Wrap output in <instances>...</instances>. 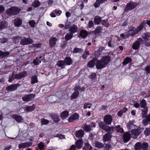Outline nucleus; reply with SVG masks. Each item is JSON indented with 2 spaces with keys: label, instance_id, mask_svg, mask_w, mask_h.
I'll return each instance as SVG.
<instances>
[{
  "label": "nucleus",
  "instance_id": "f257e3e1",
  "mask_svg": "<svg viewBox=\"0 0 150 150\" xmlns=\"http://www.w3.org/2000/svg\"><path fill=\"white\" fill-rule=\"evenodd\" d=\"M111 60V57L109 55H105L102 57L100 60L97 61L96 67L98 69H100L105 67Z\"/></svg>",
  "mask_w": 150,
  "mask_h": 150
},
{
  "label": "nucleus",
  "instance_id": "f03ea898",
  "mask_svg": "<svg viewBox=\"0 0 150 150\" xmlns=\"http://www.w3.org/2000/svg\"><path fill=\"white\" fill-rule=\"evenodd\" d=\"M21 9L16 7L12 6L7 10L6 13L10 16L17 15L21 11Z\"/></svg>",
  "mask_w": 150,
  "mask_h": 150
},
{
  "label": "nucleus",
  "instance_id": "7ed1b4c3",
  "mask_svg": "<svg viewBox=\"0 0 150 150\" xmlns=\"http://www.w3.org/2000/svg\"><path fill=\"white\" fill-rule=\"evenodd\" d=\"M143 130L140 128H139L135 129H133L131 131L130 134L131 137L136 139L137 137L142 132Z\"/></svg>",
  "mask_w": 150,
  "mask_h": 150
},
{
  "label": "nucleus",
  "instance_id": "20e7f679",
  "mask_svg": "<svg viewBox=\"0 0 150 150\" xmlns=\"http://www.w3.org/2000/svg\"><path fill=\"white\" fill-rule=\"evenodd\" d=\"M137 5V3L130 1L127 4L125 8V11H130L136 7Z\"/></svg>",
  "mask_w": 150,
  "mask_h": 150
},
{
  "label": "nucleus",
  "instance_id": "39448f33",
  "mask_svg": "<svg viewBox=\"0 0 150 150\" xmlns=\"http://www.w3.org/2000/svg\"><path fill=\"white\" fill-rule=\"evenodd\" d=\"M33 42V40L30 38H25L21 40V44L23 45L31 44Z\"/></svg>",
  "mask_w": 150,
  "mask_h": 150
},
{
  "label": "nucleus",
  "instance_id": "423d86ee",
  "mask_svg": "<svg viewBox=\"0 0 150 150\" xmlns=\"http://www.w3.org/2000/svg\"><path fill=\"white\" fill-rule=\"evenodd\" d=\"M35 96V94H32L26 95L22 97V99L24 101L28 102L33 100Z\"/></svg>",
  "mask_w": 150,
  "mask_h": 150
},
{
  "label": "nucleus",
  "instance_id": "0eeeda50",
  "mask_svg": "<svg viewBox=\"0 0 150 150\" xmlns=\"http://www.w3.org/2000/svg\"><path fill=\"white\" fill-rule=\"evenodd\" d=\"M142 42V40L141 38H139L132 45V48L135 50H137L139 48L141 43Z\"/></svg>",
  "mask_w": 150,
  "mask_h": 150
},
{
  "label": "nucleus",
  "instance_id": "6e6552de",
  "mask_svg": "<svg viewBox=\"0 0 150 150\" xmlns=\"http://www.w3.org/2000/svg\"><path fill=\"white\" fill-rule=\"evenodd\" d=\"M57 39L55 37H51L49 40V44L51 47H54L56 44V42L57 41Z\"/></svg>",
  "mask_w": 150,
  "mask_h": 150
},
{
  "label": "nucleus",
  "instance_id": "1a4fd4ad",
  "mask_svg": "<svg viewBox=\"0 0 150 150\" xmlns=\"http://www.w3.org/2000/svg\"><path fill=\"white\" fill-rule=\"evenodd\" d=\"M27 74V73L25 71H23L21 72L16 74L15 72V79H21L25 76Z\"/></svg>",
  "mask_w": 150,
  "mask_h": 150
},
{
  "label": "nucleus",
  "instance_id": "9d476101",
  "mask_svg": "<svg viewBox=\"0 0 150 150\" xmlns=\"http://www.w3.org/2000/svg\"><path fill=\"white\" fill-rule=\"evenodd\" d=\"M104 121L106 124L110 125L112 121V117L110 115H106L104 118Z\"/></svg>",
  "mask_w": 150,
  "mask_h": 150
},
{
  "label": "nucleus",
  "instance_id": "9b49d317",
  "mask_svg": "<svg viewBox=\"0 0 150 150\" xmlns=\"http://www.w3.org/2000/svg\"><path fill=\"white\" fill-rule=\"evenodd\" d=\"M79 118V115L76 113L69 117L68 119V121L69 122H73L75 120L78 119Z\"/></svg>",
  "mask_w": 150,
  "mask_h": 150
},
{
  "label": "nucleus",
  "instance_id": "f8f14e48",
  "mask_svg": "<svg viewBox=\"0 0 150 150\" xmlns=\"http://www.w3.org/2000/svg\"><path fill=\"white\" fill-rule=\"evenodd\" d=\"M20 85L19 84L11 85L7 87L6 90L8 91H14L16 90Z\"/></svg>",
  "mask_w": 150,
  "mask_h": 150
},
{
  "label": "nucleus",
  "instance_id": "ddd939ff",
  "mask_svg": "<svg viewBox=\"0 0 150 150\" xmlns=\"http://www.w3.org/2000/svg\"><path fill=\"white\" fill-rule=\"evenodd\" d=\"M12 117L18 123L22 122L23 121V119L20 115L15 114L12 116Z\"/></svg>",
  "mask_w": 150,
  "mask_h": 150
},
{
  "label": "nucleus",
  "instance_id": "4468645a",
  "mask_svg": "<svg viewBox=\"0 0 150 150\" xmlns=\"http://www.w3.org/2000/svg\"><path fill=\"white\" fill-rule=\"evenodd\" d=\"M95 125L93 123H91L89 125H85L83 127V129L86 132H89L91 131V128L93 127H95Z\"/></svg>",
  "mask_w": 150,
  "mask_h": 150
},
{
  "label": "nucleus",
  "instance_id": "2eb2a0df",
  "mask_svg": "<svg viewBox=\"0 0 150 150\" xmlns=\"http://www.w3.org/2000/svg\"><path fill=\"white\" fill-rule=\"evenodd\" d=\"M32 143L30 142H27L21 143L18 145V148L20 149L21 148H24L26 147H28L31 146Z\"/></svg>",
  "mask_w": 150,
  "mask_h": 150
},
{
  "label": "nucleus",
  "instance_id": "dca6fc26",
  "mask_svg": "<svg viewBox=\"0 0 150 150\" xmlns=\"http://www.w3.org/2000/svg\"><path fill=\"white\" fill-rule=\"evenodd\" d=\"M123 140L125 142H128L131 137V134L128 132L125 133L123 134Z\"/></svg>",
  "mask_w": 150,
  "mask_h": 150
},
{
  "label": "nucleus",
  "instance_id": "f3484780",
  "mask_svg": "<svg viewBox=\"0 0 150 150\" xmlns=\"http://www.w3.org/2000/svg\"><path fill=\"white\" fill-rule=\"evenodd\" d=\"M14 24L16 27H19L22 24V20L18 18H15L13 21Z\"/></svg>",
  "mask_w": 150,
  "mask_h": 150
},
{
  "label": "nucleus",
  "instance_id": "a211bd4d",
  "mask_svg": "<svg viewBox=\"0 0 150 150\" xmlns=\"http://www.w3.org/2000/svg\"><path fill=\"white\" fill-rule=\"evenodd\" d=\"M111 138V133H108L103 136V141L104 142L109 141L110 139Z\"/></svg>",
  "mask_w": 150,
  "mask_h": 150
},
{
  "label": "nucleus",
  "instance_id": "6ab92c4d",
  "mask_svg": "<svg viewBox=\"0 0 150 150\" xmlns=\"http://www.w3.org/2000/svg\"><path fill=\"white\" fill-rule=\"evenodd\" d=\"M78 30V29L77 26L75 25H74L69 28V30L70 31L71 33L73 34L77 32Z\"/></svg>",
  "mask_w": 150,
  "mask_h": 150
},
{
  "label": "nucleus",
  "instance_id": "aec40b11",
  "mask_svg": "<svg viewBox=\"0 0 150 150\" xmlns=\"http://www.w3.org/2000/svg\"><path fill=\"white\" fill-rule=\"evenodd\" d=\"M84 131L82 129H80L76 132L75 136L77 137H81L84 135Z\"/></svg>",
  "mask_w": 150,
  "mask_h": 150
},
{
  "label": "nucleus",
  "instance_id": "412c9836",
  "mask_svg": "<svg viewBox=\"0 0 150 150\" xmlns=\"http://www.w3.org/2000/svg\"><path fill=\"white\" fill-rule=\"evenodd\" d=\"M60 117L62 119H66L69 116V112L65 111L62 112L61 114Z\"/></svg>",
  "mask_w": 150,
  "mask_h": 150
},
{
  "label": "nucleus",
  "instance_id": "4be33fe9",
  "mask_svg": "<svg viewBox=\"0 0 150 150\" xmlns=\"http://www.w3.org/2000/svg\"><path fill=\"white\" fill-rule=\"evenodd\" d=\"M97 60V59H94L89 62L87 64V66L89 67H93L95 65V61Z\"/></svg>",
  "mask_w": 150,
  "mask_h": 150
},
{
  "label": "nucleus",
  "instance_id": "5701e85b",
  "mask_svg": "<svg viewBox=\"0 0 150 150\" xmlns=\"http://www.w3.org/2000/svg\"><path fill=\"white\" fill-rule=\"evenodd\" d=\"M82 139H80L79 140L77 141L76 143V147L78 149L81 148L82 146L83 143Z\"/></svg>",
  "mask_w": 150,
  "mask_h": 150
},
{
  "label": "nucleus",
  "instance_id": "b1692460",
  "mask_svg": "<svg viewBox=\"0 0 150 150\" xmlns=\"http://www.w3.org/2000/svg\"><path fill=\"white\" fill-rule=\"evenodd\" d=\"M79 35L80 37L83 38H85L88 35V32L85 30H82L80 32Z\"/></svg>",
  "mask_w": 150,
  "mask_h": 150
},
{
  "label": "nucleus",
  "instance_id": "393cba45",
  "mask_svg": "<svg viewBox=\"0 0 150 150\" xmlns=\"http://www.w3.org/2000/svg\"><path fill=\"white\" fill-rule=\"evenodd\" d=\"M114 127H110L109 126L106 125L103 130H105L106 132H109L110 133H112Z\"/></svg>",
  "mask_w": 150,
  "mask_h": 150
},
{
  "label": "nucleus",
  "instance_id": "a878e982",
  "mask_svg": "<svg viewBox=\"0 0 150 150\" xmlns=\"http://www.w3.org/2000/svg\"><path fill=\"white\" fill-rule=\"evenodd\" d=\"M65 65H70L72 64V61L71 59L69 57H66L64 61Z\"/></svg>",
  "mask_w": 150,
  "mask_h": 150
},
{
  "label": "nucleus",
  "instance_id": "bb28decb",
  "mask_svg": "<svg viewBox=\"0 0 150 150\" xmlns=\"http://www.w3.org/2000/svg\"><path fill=\"white\" fill-rule=\"evenodd\" d=\"M51 117L53 120L55 122H59L60 120L59 116L56 114L53 115H51Z\"/></svg>",
  "mask_w": 150,
  "mask_h": 150
},
{
  "label": "nucleus",
  "instance_id": "cd10ccee",
  "mask_svg": "<svg viewBox=\"0 0 150 150\" xmlns=\"http://www.w3.org/2000/svg\"><path fill=\"white\" fill-rule=\"evenodd\" d=\"M148 108H146L145 109L142 110V113L141 114L142 117V118H145L146 116V114L148 112Z\"/></svg>",
  "mask_w": 150,
  "mask_h": 150
},
{
  "label": "nucleus",
  "instance_id": "c85d7f7f",
  "mask_svg": "<svg viewBox=\"0 0 150 150\" xmlns=\"http://www.w3.org/2000/svg\"><path fill=\"white\" fill-rule=\"evenodd\" d=\"M135 150H141L142 149V144L140 142L137 143L134 145Z\"/></svg>",
  "mask_w": 150,
  "mask_h": 150
},
{
  "label": "nucleus",
  "instance_id": "c756f323",
  "mask_svg": "<svg viewBox=\"0 0 150 150\" xmlns=\"http://www.w3.org/2000/svg\"><path fill=\"white\" fill-rule=\"evenodd\" d=\"M127 127L130 129L135 128L136 126L134 124L133 121H130L127 124Z\"/></svg>",
  "mask_w": 150,
  "mask_h": 150
},
{
  "label": "nucleus",
  "instance_id": "7c9ffc66",
  "mask_svg": "<svg viewBox=\"0 0 150 150\" xmlns=\"http://www.w3.org/2000/svg\"><path fill=\"white\" fill-rule=\"evenodd\" d=\"M10 53L8 52H3L0 51V57L1 58L5 57L6 56L8 55Z\"/></svg>",
  "mask_w": 150,
  "mask_h": 150
},
{
  "label": "nucleus",
  "instance_id": "2f4dec72",
  "mask_svg": "<svg viewBox=\"0 0 150 150\" xmlns=\"http://www.w3.org/2000/svg\"><path fill=\"white\" fill-rule=\"evenodd\" d=\"M140 106L141 108L145 109L146 108H148L146 107V103L145 100L142 99L140 102Z\"/></svg>",
  "mask_w": 150,
  "mask_h": 150
},
{
  "label": "nucleus",
  "instance_id": "473e14b6",
  "mask_svg": "<svg viewBox=\"0 0 150 150\" xmlns=\"http://www.w3.org/2000/svg\"><path fill=\"white\" fill-rule=\"evenodd\" d=\"M35 106L34 105L32 106H27L26 108V110L27 112H31L33 111L35 108Z\"/></svg>",
  "mask_w": 150,
  "mask_h": 150
},
{
  "label": "nucleus",
  "instance_id": "72a5a7b5",
  "mask_svg": "<svg viewBox=\"0 0 150 150\" xmlns=\"http://www.w3.org/2000/svg\"><path fill=\"white\" fill-rule=\"evenodd\" d=\"M7 25L6 22L3 21L0 22V30L4 29Z\"/></svg>",
  "mask_w": 150,
  "mask_h": 150
},
{
  "label": "nucleus",
  "instance_id": "f704fd0d",
  "mask_svg": "<svg viewBox=\"0 0 150 150\" xmlns=\"http://www.w3.org/2000/svg\"><path fill=\"white\" fill-rule=\"evenodd\" d=\"M101 19L100 17L98 16H96L94 19V22L95 24H100Z\"/></svg>",
  "mask_w": 150,
  "mask_h": 150
},
{
  "label": "nucleus",
  "instance_id": "c9c22d12",
  "mask_svg": "<svg viewBox=\"0 0 150 150\" xmlns=\"http://www.w3.org/2000/svg\"><path fill=\"white\" fill-rule=\"evenodd\" d=\"M95 145L96 147L100 149L102 148L104 146L103 144L98 142H96L95 143Z\"/></svg>",
  "mask_w": 150,
  "mask_h": 150
},
{
  "label": "nucleus",
  "instance_id": "e433bc0d",
  "mask_svg": "<svg viewBox=\"0 0 150 150\" xmlns=\"http://www.w3.org/2000/svg\"><path fill=\"white\" fill-rule=\"evenodd\" d=\"M132 61V59L129 57H126L124 59L123 62V64L124 65H126Z\"/></svg>",
  "mask_w": 150,
  "mask_h": 150
},
{
  "label": "nucleus",
  "instance_id": "4c0bfd02",
  "mask_svg": "<svg viewBox=\"0 0 150 150\" xmlns=\"http://www.w3.org/2000/svg\"><path fill=\"white\" fill-rule=\"evenodd\" d=\"M57 65L59 67H63L65 65L64 61H59L57 63Z\"/></svg>",
  "mask_w": 150,
  "mask_h": 150
},
{
  "label": "nucleus",
  "instance_id": "58836bf2",
  "mask_svg": "<svg viewBox=\"0 0 150 150\" xmlns=\"http://www.w3.org/2000/svg\"><path fill=\"white\" fill-rule=\"evenodd\" d=\"M142 36L145 41L148 40L150 38V34L149 33H144Z\"/></svg>",
  "mask_w": 150,
  "mask_h": 150
},
{
  "label": "nucleus",
  "instance_id": "ea45409f",
  "mask_svg": "<svg viewBox=\"0 0 150 150\" xmlns=\"http://www.w3.org/2000/svg\"><path fill=\"white\" fill-rule=\"evenodd\" d=\"M38 80L37 76H35L32 77L31 80V83L32 84H34L37 83Z\"/></svg>",
  "mask_w": 150,
  "mask_h": 150
},
{
  "label": "nucleus",
  "instance_id": "a19ab883",
  "mask_svg": "<svg viewBox=\"0 0 150 150\" xmlns=\"http://www.w3.org/2000/svg\"><path fill=\"white\" fill-rule=\"evenodd\" d=\"M83 51L82 49L80 48L77 47L74 48L73 51V52L74 53H80Z\"/></svg>",
  "mask_w": 150,
  "mask_h": 150
},
{
  "label": "nucleus",
  "instance_id": "79ce46f5",
  "mask_svg": "<svg viewBox=\"0 0 150 150\" xmlns=\"http://www.w3.org/2000/svg\"><path fill=\"white\" fill-rule=\"evenodd\" d=\"M40 2L37 0H35L32 4V6L34 7H37L40 5Z\"/></svg>",
  "mask_w": 150,
  "mask_h": 150
},
{
  "label": "nucleus",
  "instance_id": "37998d69",
  "mask_svg": "<svg viewBox=\"0 0 150 150\" xmlns=\"http://www.w3.org/2000/svg\"><path fill=\"white\" fill-rule=\"evenodd\" d=\"M115 128H116V130L117 132L120 133H122L123 132V129L120 127V125H118L115 126Z\"/></svg>",
  "mask_w": 150,
  "mask_h": 150
},
{
  "label": "nucleus",
  "instance_id": "c03bdc74",
  "mask_svg": "<svg viewBox=\"0 0 150 150\" xmlns=\"http://www.w3.org/2000/svg\"><path fill=\"white\" fill-rule=\"evenodd\" d=\"M79 94V93L78 91H75L71 95V98L72 99L75 98L78 96Z\"/></svg>",
  "mask_w": 150,
  "mask_h": 150
},
{
  "label": "nucleus",
  "instance_id": "a18cd8bd",
  "mask_svg": "<svg viewBox=\"0 0 150 150\" xmlns=\"http://www.w3.org/2000/svg\"><path fill=\"white\" fill-rule=\"evenodd\" d=\"M142 146L143 150H146L148 147V144L146 142H144L142 144Z\"/></svg>",
  "mask_w": 150,
  "mask_h": 150
},
{
  "label": "nucleus",
  "instance_id": "49530a36",
  "mask_svg": "<svg viewBox=\"0 0 150 150\" xmlns=\"http://www.w3.org/2000/svg\"><path fill=\"white\" fill-rule=\"evenodd\" d=\"M73 36V34L67 33L65 36V38L66 40H68L71 39Z\"/></svg>",
  "mask_w": 150,
  "mask_h": 150
},
{
  "label": "nucleus",
  "instance_id": "de8ad7c7",
  "mask_svg": "<svg viewBox=\"0 0 150 150\" xmlns=\"http://www.w3.org/2000/svg\"><path fill=\"white\" fill-rule=\"evenodd\" d=\"M145 24V23H142L140 24L139 27H138L136 29V30L137 32H138L140 31L144 27V25Z\"/></svg>",
  "mask_w": 150,
  "mask_h": 150
},
{
  "label": "nucleus",
  "instance_id": "09e8293b",
  "mask_svg": "<svg viewBox=\"0 0 150 150\" xmlns=\"http://www.w3.org/2000/svg\"><path fill=\"white\" fill-rule=\"evenodd\" d=\"M44 145L43 143L41 142L38 144V147L40 150H43L44 149Z\"/></svg>",
  "mask_w": 150,
  "mask_h": 150
},
{
  "label": "nucleus",
  "instance_id": "8fccbe9b",
  "mask_svg": "<svg viewBox=\"0 0 150 150\" xmlns=\"http://www.w3.org/2000/svg\"><path fill=\"white\" fill-rule=\"evenodd\" d=\"M41 123L42 125H47L49 123V121L43 118L41 120Z\"/></svg>",
  "mask_w": 150,
  "mask_h": 150
},
{
  "label": "nucleus",
  "instance_id": "3c124183",
  "mask_svg": "<svg viewBox=\"0 0 150 150\" xmlns=\"http://www.w3.org/2000/svg\"><path fill=\"white\" fill-rule=\"evenodd\" d=\"M89 55V53L88 51H85L83 54L82 57L83 59H86Z\"/></svg>",
  "mask_w": 150,
  "mask_h": 150
},
{
  "label": "nucleus",
  "instance_id": "603ef678",
  "mask_svg": "<svg viewBox=\"0 0 150 150\" xmlns=\"http://www.w3.org/2000/svg\"><path fill=\"white\" fill-rule=\"evenodd\" d=\"M28 23L31 28H34L35 27V22L34 20H31L29 21Z\"/></svg>",
  "mask_w": 150,
  "mask_h": 150
},
{
  "label": "nucleus",
  "instance_id": "864d4df0",
  "mask_svg": "<svg viewBox=\"0 0 150 150\" xmlns=\"http://www.w3.org/2000/svg\"><path fill=\"white\" fill-rule=\"evenodd\" d=\"M102 23L103 25L106 27H108L109 25L108 20L107 19L103 20L102 21Z\"/></svg>",
  "mask_w": 150,
  "mask_h": 150
},
{
  "label": "nucleus",
  "instance_id": "5fc2aeb1",
  "mask_svg": "<svg viewBox=\"0 0 150 150\" xmlns=\"http://www.w3.org/2000/svg\"><path fill=\"white\" fill-rule=\"evenodd\" d=\"M144 133L146 136H149L150 134V128H146L144 131Z\"/></svg>",
  "mask_w": 150,
  "mask_h": 150
},
{
  "label": "nucleus",
  "instance_id": "6e6d98bb",
  "mask_svg": "<svg viewBox=\"0 0 150 150\" xmlns=\"http://www.w3.org/2000/svg\"><path fill=\"white\" fill-rule=\"evenodd\" d=\"M92 105V104L90 103H85L84 104L83 108L85 109H86L87 108H90Z\"/></svg>",
  "mask_w": 150,
  "mask_h": 150
},
{
  "label": "nucleus",
  "instance_id": "4d7b16f0",
  "mask_svg": "<svg viewBox=\"0 0 150 150\" xmlns=\"http://www.w3.org/2000/svg\"><path fill=\"white\" fill-rule=\"evenodd\" d=\"M102 29L101 27L99 26L97 27L96 29L95 33H100L102 30Z\"/></svg>",
  "mask_w": 150,
  "mask_h": 150
},
{
  "label": "nucleus",
  "instance_id": "13d9d810",
  "mask_svg": "<svg viewBox=\"0 0 150 150\" xmlns=\"http://www.w3.org/2000/svg\"><path fill=\"white\" fill-rule=\"evenodd\" d=\"M15 79V72H13L12 74L11 77L9 79L8 81L9 82H11L13 81Z\"/></svg>",
  "mask_w": 150,
  "mask_h": 150
},
{
  "label": "nucleus",
  "instance_id": "bf43d9fd",
  "mask_svg": "<svg viewBox=\"0 0 150 150\" xmlns=\"http://www.w3.org/2000/svg\"><path fill=\"white\" fill-rule=\"evenodd\" d=\"M114 42L115 41L113 40L112 39H111L108 42V46L109 47H112L113 46V45L114 44Z\"/></svg>",
  "mask_w": 150,
  "mask_h": 150
},
{
  "label": "nucleus",
  "instance_id": "052dcab7",
  "mask_svg": "<svg viewBox=\"0 0 150 150\" xmlns=\"http://www.w3.org/2000/svg\"><path fill=\"white\" fill-rule=\"evenodd\" d=\"M100 3H101L100 0H97L94 4V6L96 8L98 7Z\"/></svg>",
  "mask_w": 150,
  "mask_h": 150
},
{
  "label": "nucleus",
  "instance_id": "680f3d73",
  "mask_svg": "<svg viewBox=\"0 0 150 150\" xmlns=\"http://www.w3.org/2000/svg\"><path fill=\"white\" fill-rule=\"evenodd\" d=\"M85 148H83V149H84L85 148H86V150H88V149H92V148L91 147H90V145L87 143H86L85 144Z\"/></svg>",
  "mask_w": 150,
  "mask_h": 150
},
{
  "label": "nucleus",
  "instance_id": "e2e57ef3",
  "mask_svg": "<svg viewBox=\"0 0 150 150\" xmlns=\"http://www.w3.org/2000/svg\"><path fill=\"white\" fill-rule=\"evenodd\" d=\"M104 49V48L102 47H101L99 48L98 51V55H100L101 52L103 51Z\"/></svg>",
  "mask_w": 150,
  "mask_h": 150
},
{
  "label": "nucleus",
  "instance_id": "0e129e2a",
  "mask_svg": "<svg viewBox=\"0 0 150 150\" xmlns=\"http://www.w3.org/2000/svg\"><path fill=\"white\" fill-rule=\"evenodd\" d=\"M41 62L39 60L37 59H34L33 60V63L35 65H37L41 63Z\"/></svg>",
  "mask_w": 150,
  "mask_h": 150
},
{
  "label": "nucleus",
  "instance_id": "69168bd1",
  "mask_svg": "<svg viewBox=\"0 0 150 150\" xmlns=\"http://www.w3.org/2000/svg\"><path fill=\"white\" fill-rule=\"evenodd\" d=\"M41 45V44L40 43H37L36 44H33L32 45V46L33 47L36 48H39L40 47Z\"/></svg>",
  "mask_w": 150,
  "mask_h": 150
},
{
  "label": "nucleus",
  "instance_id": "338daca9",
  "mask_svg": "<svg viewBox=\"0 0 150 150\" xmlns=\"http://www.w3.org/2000/svg\"><path fill=\"white\" fill-rule=\"evenodd\" d=\"M149 122L146 119H145L143 120L142 122L145 125H147Z\"/></svg>",
  "mask_w": 150,
  "mask_h": 150
},
{
  "label": "nucleus",
  "instance_id": "774afa93",
  "mask_svg": "<svg viewBox=\"0 0 150 150\" xmlns=\"http://www.w3.org/2000/svg\"><path fill=\"white\" fill-rule=\"evenodd\" d=\"M145 70L147 73H150V66H147L146 67Z\"/></svg>",
  "mask_w": 150,
  "mask_h": 150
}]
</instances>
